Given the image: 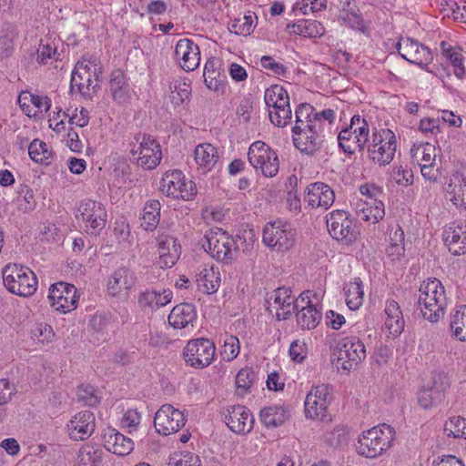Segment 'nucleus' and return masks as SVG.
<instances>
[{
    "instance_id": "1",
    "label": "nucleus",
    "mask_w": 466,
    "mask_h": 466,
    "mask_svg": "<svg viewBox=\"0 0 466 466\" xmlns=\"http://www.w3.org/2000/svg\"><path fill=\"white\" fill-rule=\"evenodd\" d=\"M418 305L422 317L431 323L438 322L445 314L448 299L442 283L435 278L420 284Z\"/></svg>"
},
{
    "instance_id": "2",
    "label": "nucleus",
    "mask_w": 466,
    "mask_h": 466,
    "mask_svg": "<svg viewBox=\"0 0 466 466\" xmlns=\"http://www.w3.org/2000/svg\"><path fill=\"white\" fill-rule=\"evenodd\" d=\"M395 438L394 428L386 423L379 424L359 436L356 451L362 457L377 459L393 446Z\"/></svg>"
},
{
    "instance_id": "3",
    "label": "nucleus",
    "mask_w": 466,
    "mask_h": 466,
    "mask_svg": "<svg viewBox=\"0 0 466 466\" xmlns=\"http://www.w3.org/2000/svg\"><path fill=\"white\" fill-rule=\"evenodd\" d=\"M400 56L410 64L420 66L428 73L433 74L443 82L450 78L449 66L444 64L430 66L433 60L431 50L419 41L406 37L401 38L396 45Z\"/></svg>"
},
{
    "instance_id": "4",
    "label": "nucleus",
    "mask_w": 466,
    "mask_h": 466,
    "mask_svg": "<svg viewBox=\"0 0 466 466\" xmlns=\"http://www.w3.org/2000/svg\"><path fill=\"white\" fill-rule=\"evenodd\" d=\"M334 119H315L307 127H293V143L303 154L314 155L323 146L325 131L330 129Z\"/></svg>"
},
{
    "instance_id": "5",
    "label": "nucleus",
    "mask_w": 466,
    "mask_h": 466,
    "mask_svg": "<svg viewBox=\"0 0 466 466\" xmlns=\"http://www.w3.org/2000/svg\"><path fill=\"white\" fill-rule=\"evenodd\" d=\"M332 356L336 368L349 373L366 359V348L358 337H345L337 343Z\"/></svg>"
},
{
    "instance_id": "6",
    "label": "nucleus",
    "mask_w": 466,
    "mask_h": 466,
    "mask_svg": "<svg viewBox=\"0 0 466 466\" xmlns=\"http://www.w3.org/2000/svg\"><path fill=\"white\" fill-rule=\"evenodd\" d=\"M3 281L11 293L21 297L32 296L37 289V279L35 273L22 265L5 266L3 269Z\"/></svg>"
},
{
    "instance_id": "7",
    "label": "nucleus",
    "mask_w": 466,
    "mask_h": 466,
    "mask_svg": "<svg viewBox=\"0 0 466 466\" xmlns=\"http://www.w3.org/2000/svg\"><path fill=\"white\" fill-rule=\"evenodd\" d=\"M100 75L96 58L78 61L71 74V92L77 91L83 96H89L90 92L99 86Z\"/></svg>"
},
{
    "instance_id": "8",
    "label": "nucleus",
    "mask_w": 466,
    "mask_h": 466,
    "mask_svg": "<svg viewBox=\"0 0 466 466\" xmlns=\"http://www.w3.org/2000/svg\"><path fill=\"white\" fill-rule=\"evenodd\" d=\"M367 146L369 158L379 167H385L395 157L397 149L396 136L389 128L375 129Z\"/></svg>"
},
{
    "instance_id": "9",
    "label": "nucleus",
    "mask_w": 466,
    "mask_h": 466,
    "mask_svg": "<svg viewBox=\"0 0 466 466\" xmlns=\"http://www.w3.org/2000/svg\"><path fill=\"white\" fill-rule=\"evenodd\" d=\"M134 139L136 143L130 144V153L137 166L145 170L156 168L162 159L159 142L147 134H137Z\"/></svg>"
},
{
    "instance_id": "10",
    "label": "nucleus",
    "mask_w": 466,
    "mask_h": 466,
    "mask_svg": "<svg viewBox=\"0 0 466 466\" xmlns=\"http://www.w3.org/2000/svg\"><path fill=\"white\" fill-rule=\"evenodd\" d=\"M262 241L273 251L286 252L295 245L296 231L289 222H268L263 228Z\"/></svg>"
},
{
    "instance_id": "11",
    "label": "nucleus",
    "mask_w": 466,
    "mask_h": 466,
    "mask_svg": "<svg viewBox=\"0 0 466 466\" xmlns=\"http://www.w3.org/2000/svg\"><path fill=\"white\" fill-rule=\"evenodd\" d=\"M76 218L83 223L86 234L97 236L106 228L107 213L102 203L85 199L77 205Z\"/></svg>"
},
{
    "instance_id": "12",
    "label": "nucleus",
    "mask_w": 466,
    "mask_h": 466,
    "mask_svg": "<svg viewBox=\"0 0 466 466\" xmlns=\"http://www.w3.org/2000/svg\"><path fill=\"white\" fill-rule=\"evenodd\" d=\"M204 249L218 261L228 264L234 259L238 249L234 238L222 228H216L205 234Z\"/></svg>"
},
{
    "instance_id": "13",
    "label": "nucleus",
    "mask_w": 466,
    "mask_h": 466,
    "mask_svg": "<svg viewBox=\"0 0 466 466\" xmlns=\"http://www.w3.org/2000/svg\"><path fill=\"white\" fill-rule=\"evenodd\" d=\"M250 165L267 177H275L279 170V160L277 153L265 142H253L248 151Z\"/></svg>"
},
{
    "instance_id": "14",
    "label": "nucleus",
    "mask_w": 466,
    "mask_h": 466,
    "mask_svg": "<svg viewBox=\"0 0 466 466\" xmlns=\"http://www.w3.org/2000/svg\"><path fill=\"white\" fill-rule=\"evenodd\" d=\"M160 190L173 198L192 199L197 194V187L192 180L186 179L178 169L167 171L160 181Z\"/></svg>"
},
{
    "instance_id": "15",
    "label": "nucleus",
    "mask_w": 466,
    "mask_h": 466,
    "mask_svg": "<svg viewBox=\"0 0 466 466\" xmlns=\"http://www.w3.org/2000/svg\"><path fill=\"white\" fill-rule=\"evenodd\" d=\"M216 348L208 339H191L183 350L185 361L195 369H203L211 364L215 358Z\"/></svg>"
},
{
    "instance_id": "16",
    "label": "nucleus",
    "mask_w": 466,
    "mask_h": 466,
    "mask_svg": "<svg viewBox=\"0 0 466 466\" xmlns=\"http://www.w3.org/2000/svg\"><path fill=\"white\" fill-rule=\"evenodd\" d=\"M327 227L330 236L349 245L356 240L358 230L350 215L344 210H334L327 218Z\"/></svg>"
},
{
    "instance_id": "17",
    "label": "nucleus",
    "mask_w": 466,
    "mask_h": 466,
    "mask_svg": "<svg viewBox=\"0 0 466 466\" xmlns=\"http://www.w3.org/2000/svg\"><path fill=\"white\" fill-rule=\"evenodd\" d=\"M187 417L183 410L171 404L162 405L155 414L154 426L157 433L164 436L177 432L186 424Z\"/></svg>"
},
{
    "instance_id": "18",
    "label": "nucleus",
    "mask_w": 466,
    "mask_h": 466,
    "mask_svg": "<svg viewBox=\"0 0 466 466\" xmlns=\"http://www.w3.org/2000/svg\"><path fill=\"white\" fill-rule=\"evenodd\" d=\"M330 400L329 385L321 384L312 388L304 403L306 417L312 420H325L328 416V406Z\"/></svg>"
},
{
    "instance_id": "19",
    "label": "nucleus",
    "mask_w": 466,
    "mask_h": 466,
    "mask_svg": "<svg viewBox=\"0 0 466 466\" xmlns=\"http://www.w3.org/2000/svg\"><path fill=\"white\" fill-rule=\"evenodd\" d=\"M48 299L55 310L66 314L76 308L79 296L74 285L58 282L49 288Z\"/></svg>"
},
{
    "instance_id": "20",
    "label": "nucleus",
    "mask_w": 466,
    "mask_h": 466,
    "mask_svg": "<svg viewBox=\"0 0 466 466\" xmlns=\"http://www.w3.org/2000/svg\"><path fill=\"white\" fill-rule=\"evenodd\" d=\"M310 294L309 290L301 292L295 304L297 324L303 330L314 329L322 319L320 309L310 299Z\"/></svg>"
},
{
    "instance_id": "21",
    "label": "nucleus",
    "mask_w": 466,
    "mask_h": 466,
    "mask_svg": "<svg viewBox=\"0 0 466 466\" xmlns=\"http://www.w3.org/2000/svg\"><path fill=\"white\" fill-rule=\"evenodd\" d=\"M157 242L159 254L158 266L161 268H172L181 255L180 243L174 236L165 231L158 233Z\"/></svg>"
},
{
    "instance_id": "22",
    "label": "nucleus",
    "mask_w": 466,
    "mask_h": 466,
    "mask_svg": "<svg viewBox=\"0 0 466 466\" xmlns=\"http://www.w3.org/2000/svg\"><path fill=\"white\" fill-rule=\"evenodd\" d=\"M223 416L228 427L235 433L245 434L253 428L254 417L245 406L234 405L228 407L223 411Z\"/></svg>"
},
{
    "instance_id": "23",
    "label": "nucleus",
    "mask_w": 466,
    "mask_h": 466,
    "mask_svg": "<svg viewBox=\"0 0 466 466\" xmlns=\"http://www.w3.org/2000/svg\"><path fill=\"white\" fill-rule=\"evenodd\" d=\"M267 301L268 308L276 309L277 319L285 320L295 312V304L299 301V297L295 298L290 289L281 287L276 289Z\"/></svg>"
},
{
    "instance_id": "24",
    "label": "nucleus",
    "mask_w": 466,
    "mask_h": 466,
    "mask_svg": "<svg viewBox=\"0 0 466 466\" xmlns=\"http://www.w3.org/2000/svg\"><path fill=\"white\" fill-rule=\"evenodd\" d=\"M175 60L186 72L197 69L200 63V51L197 44L188 38L177 41L175 47Z\"/></svg>"
},
{
    "instance_id": "25",
    "label": "nucleus",
    "mask_w": 466,
    "mask_h": 466,
    "mask_svg": "<svg viewBox=\"0 0 466 466\" xmlns=\"http://www.w3.org/2000/svg\"><path fill=\"white\" fill-rule=\"evenodd\" d=\"M335 200L333 189L323 182L309 184L305 189L304 202L312 208H329Z\"/></svg>"
},
{
    "instance_id": "26",
    "label": "nucleus",
    "mask_w": 466,
    "mask_h": 466,
    "mask_svg": "<svg viewBox=\"0 0 466 466\" xmlns=\"http://www.w3.org/2000/svg\"><path fill=\"white\" fill-rule=\"evenodd\" d=\"M137 278L136 272L128 267H119L109 277L106 283L107 293L112 297L127 294L135 287Z\"/></svg>"
},
{
    "instance_id": "27",
    "label": "nucleus",
    "mask_w": 466,
    "mask_h": 466,
    "mask_svg": "<svg viewBox=\"0 0 466 466\" xmlns=\"http://www.w3.org/2000/svg\"><path fill=\"white\" fill-rule=\"evenodd\" d=\"M443 241L454 256L466 254V220H456L443 232Z\"/></svg>"
},
{
    "instance_id": "28",
    "label": "nucleus",
    "mask_w": 466,
    "mask_h": 466,
    "mask_svg": "<svg viewBox=\"0 0 466 466\" xmlns=\"http://www.w3.org/2000/svg\"><path fill=\"white\" fill-rule=\"evenodd\" d=\"M95 415L90 410H83L76 414L68 422L67 430L71 439L84 441L95 431Z\"/></svg>"
},
{
    "instance_id": "29",
    "label": "nucleus",
    "mask_w": 466,
    "mask_h": 466,
    "mask_svg": "<svg viewBox=\"0 0 466 466\" xmlns=\"http://www.w3.org/2000/svg\"><path fill=\"white\" fill-rule=\"evenodd\" d=\"M104 447L110 452L118 456H126L134 449V442L115 429H107L104 435Z\"/></svg>"
},
{
    "instance_id": "30",
    "label": "nucleus",
    "mask_w": 466,
    "mask_h": 466,
    "mask_svg": "<svg viewBox=\"0 0 466 466\" xmlns=\"http://www.w3.org/2000/svg\"><path fill=\"white\" fill-rule=\"evenodd\" d=\"M295 116L296 124L294 127H307L310 124H313L315 119L320 121L324 119H335V111L333 109L327 108L317 112L311 105L303 103L296 108Z\"/></svg>"
},
{
    "instance_id": "31",
    "label": "nucleus",
    "mask_w": 466,
    "mask_h": 466,
    "mask_svg": "<svg viewBox=\"0 0 466 466\" xmlns=\"http://www.w3.org/2000/svg\"><path fill=\"white\" fill-rule=\"evenodd\" d=\"M194 160L197 165V168L202 174H207L214 168L218 160L217 147L210 143L198 145L194 150Z\"/></svg>"
},
{
    "instance_id": "32",
    "label": "nucleus",
    "mask_w": 466,
    "mask_h": 466,
    "mask_svg": "<svg viewBox=\"0 0 466 466\" xmlns=\"http://www.w3.org/2000/svg\"><path fill=\"white\" fill-rule=\"evenodd\" d=\"M220 61L216 58L208 59L204 67V82L207 87L213 91L223 89L226 82V76L220 70Z\"/></svg>"
},
{
    "instance_id": "33",
    "label": "nucleus",
    "mask_w": 466,
    "mask_h": 466,
    "mask_svg": "<svg viewBox=\"0 0 466 466\" xmlns=\"http://www.w3.org/2000/svg\"><path fill=\"white\" fill-rule=\"evenodd\" d=\"M197 319V311L190 303L175 306L168 315V323L175 329H184Z\"/></svg>"
},
{
    "instance_id": "34",
    "label": "nucleus",
    "mask_w": 466,
    "mask_h": 466,
    "mask_svg": "<svg viewBox=\"0 0 466 466\" xmlns=\"http://www.w3.org/2000/svg\"><path fill=\"white\" fill-rule=\"evenodd\" d=\"M289 418V412L286 406L273 404L264 407L259 412L260 421L268 428H276L282 425Z\"/></svg>"
},
{
    "instance_id": "35",
    "label": "nucleus",
    "mask_w": 466,
    "mask_h": 466,
    "mask_svg": "<svg viewBox=\"0 0 466 466\" xmlns=\"http://www.w3.org/2000/svg\"><path fill=\"white\" fill-rule=\"evenodd\" d=\"M384 311L386 315L385 327L390 334L392 336L400 334L405 322L399 303L393 299L387 300Z\"/></svg>"
},
{
    "instance_id": "36",
    "label": "nucleus",
    "mask_w": 466,
    "mask_h": 466,
    "mask_svg": "<svg viewBox=\"0 0 466 466\" xmlns=\"http://www.w3.org/2000/svg\"><path fill=\"white\" fill-rule=\"evenodd\" d=\"M286 30L289 34L310 38L321 36L325 33V27L321 23L309 19H300L295 23L288 24Z\"/></svg>"
},
{
    "instance_id": "37",
    "label": "nucleus",
    "mask_w": 466,
    "mask_h": 466,
    "mask_svg": "<svg viewBox=\"0 0 466 466\" xmlns=\"http://www.w3.org/2000/svg\"><path fill=\"white\" fill-rule=\"evenodd\" d=\"M109 90L112 98L117 103H125L129 98V87L123 71L117 69L111 73Z\"/></svg>"
},
{
    "instance_id": "38",
    "label": "nucleus",
    "mask_w": 466,
    "mask_h": 466,
    "mask_svg": "<svg viewBox=\"0 0 466 466\" xmlns=\"http://www.w3.org/2000/svg\"><path fill=\"white\" fill-rule=\"evenodd\" d=\"M446 191L453 205L459 208H466V180L462 176H452Z\"/></svg>"
},
{
    "instance_id": "39",
    "label": "nucleus",
    "mask_w": 466,
    "mask_h": 466,
    "mask_svg": "<svg viewBox=\"0 0 466 466\" xmlns=\"http://www.w3.org/2000/svg\"><path fill=\"white\" fill-rule=\"evenodd\" d=\"M198 288L207 294L215 293L220 286V274L213 267L204 268L197 279Z\"/></svg>"
},
{
    "instance_id": "40",
    "label": "nucleus",
    "mask_w": 466,
    "mask_h": 466,
    "mask_svg": "<svg viewBox=\"0 0 466 466\" xmlns=\"http://www.w3.org/2000/svg\"><path fill=\"white\" fill-rule=\"evenodd\" d=\"M358 218L361 220L371 222L373 224L381 220L385 216L383 203L368 204L363 201H357L354 204Z\"/></svg>"
},
{
    "instance_id": "41",
    "label": "nucleus",
    "mask_w": 466,
    "mask_h": 466,
    "mask_svg": "<svg viewBox=\"0 0 466 466\" xmlns=\"http://www.w3.org/2000/svg\"><path fill=\"white\" fill-rule=\"evenodd\" d=\"M410 157L419 166L428 163L435 164L437 148L429 142L415 143L410 148Z\"/></svg>"
},
{
    "instance_id": "42",
    "label": "nucleus",
    "mask_w": 466,
    "mask_h": 466,
    "mask_svg": "<svg viewBox=\"0 0 466 466\" xmlns=\"http://www.w3.org/2000/svg\"><path fill=\"white\" fill-rule=\"evenodd\" d=\"M345 301L351 310L359 309L363 303L364 291L363 284L360 278H355L353 281L346 283L344 286Z\"/></svg>"
},
{
    "instance_id": "43",
    "label": "nucleus",
    "mask_w": 466,
    "mask_h": 466,
    "mask_svg": "<svg viewBox=\"0 0 466 466\" xmlns=\"http://www.w3.org/2000/svg\"><path fill=\"white\" fill-rule=\"evenodd\" d=\"M17 31L14 25L5 23L0 29V59H6L13 55L15 49V39Z\"/></svg>"
},
{
    "instance_id": "44",
    "label": "nucleus",
    "mask_w": 466,
    "mask_h": 466,
    "mask_svg": "<svg viewBox=\"0 0 466 466\" xmlns=\"http://www.w3.org/2000/svg\"><path fill=\"white\" fill-rule=\"evenodd\" d=\"M338 143L339 148L348 155H353L357 151H363L367 146L364 142H360L359 137L347 127L343 128L338 135Z\"/></svg>"
},
{
    "instance_id": "45",
    "label": "nucleus",
    "mask_w": 466,
    "mask_h": 466,
    "mask_svg": "<svg viewBox=\"0 0 466 466\" xmlns=\"http://www.w3.org/2000/svg\"><path fill=\"white\" fill-rule=\"evenodd\" d=\"M161 205L158 200L152 199L146 203L141 215V227L145 230H154L160 219Z\"/></svg>"
},
{
    "instance_id": "46",
    "label": "nucleus",
    "mask_w": 466,
    "mask_h": 466,
    "mask_svg": "<svg viewBox=\"0 0 466 466\" xmlns=\"http://www.w3.org/2000/svg\"><path fill=\"white\" fill-rule=\"evenodd\" d=\"M450 329L454 338L466 341V305L457 307L451 313Z\"/></svg>"
},
{
    "instance_id": "47",
    "label": "nucleus",
    "mask_w": 466,
    "mask_h": 466,
    "mask_svg": "<svg viewBox=\"0 0 466 466\" xmlns=\"http://www.w3.org/2000/svg\"><path fill=\"white\" fill-rule=\"evenodd\" d=\"M31 159L36 163L49 165L53 160V153L46 143L35 139L28 147Z\"/></svg>"
},
{
    "instance_id": "48",
    "label": "nucleus",
    "mask_w": 466,
    "mask_h": 466,
    "mask_svg": "<svg viewBox=\"0 0 466 466\" xmlns=\"http://www.w3.org/2000/svg\"><path fill=\"white\" fill-rule=\"evenodd\" d=\"M264 100L269 112L270 109H276L278 106L286 105L289 101V96L281 86L273 85L266 89Z\"/></svg>"
},
{
    "instance_id": "49",
    "label": "nucleus",
    "mask_w": 466,
    "mask_h": 466,
    "mask_svg": "<svg viewBox=\"0 0 466 466\" xmlns=\"http://www.w3.org/2000/svg\"><path fill=\"white\" fill-rule=\"evenodd\" d=\"M169 88V98L175 106H179L184 104V102L187 101L192 91L190 84L181 80L174 81Z\"/></svg>"
},
{
    "instance_id": "50",
    "label": "nucleus",
    "mask_w": 466,
    "mask_h": 466,
    "mask_svg": "<svg viewBox=\"0 0 466 466\" xmlns=\"http://www.w3.org/2000/svg\"><path fill=\"white\" fill-rule=\"evenodd\" d=\"M36 54V60L41 65H47L53 60H58L60 56L55 43L50 38L41 39Z\"/></svg>"
},
{
    "instance_id": "51",
    "label": "nucleus",
    "mask_w": 466,
    "mask_h": 466,
    "mask_svg": "<svg viewBox=\"0 0 466 466\" xmlns=\"http://www.w3.org/2000/svg\"><path fill=\"white\" fill-rule=\"evenodd\" d=\"M102 460V451L91 445L83 446L77 456L78 466H98Z\"/></svg>"
},
{
    "instance_id": "52",
    "label": "nucleus",
    "mask_w": 466,
    "mask_h": 466,
    "mask_svg": "<svg viewBox=\"0 0 466 466\" xmlns=\"http://www.w3.org/2000/svg\"><path fill=\"white\" fill-rule=\"evenodd\" d=\"M268 116L271 123L275 126L279 127H286L292 118L289 101L286 105L278 106L276 109H270Z\"/></svg>"
},
{
    "instance_id": "53",
    "label": "nucleus",
    "mask_w": 466,
    "mask_h": 466,
    "mask_svg": "<svg viewBox=\"0 0 466 466\" xmlns=\"http://www.w3.org/2000/svg\"><path fill=\"white\" fill-rule=\"evenodd\" d=\"M254 17L257 18L254 13L248 12L242 19L234 20L229 26V31L238 35H250L255 27Z\"/></svg>"
},
{
    "instance_id": "54",
    "label": "nucleus",
    "mask_w": 466,
    "mask_h": 466,
    "mask_svg": "<svg viewBox=\"0 0 466 466\" xmlns=\"http://www.w3.org/2000/svg\"><path fill=\"white\" fill-rule=\"evenodd\" d=\"M255 380V373L251 368L245 367L241 369L236 376V386L238 393L246 394Z\"/></svg>"
},
{
    "instance_id": "55",
    "label": "nucleus",
    "mask_w": 466,
    "mask_h": 466,
    "mask_svg": "<svg viewBox=\"0 0 466 466\" xmlns=\"http://www.w3.org/2000/svg\"><path fill=\"white\" fill-rule=\"evenodd\" d=\"M353 133L359 137L360 142H364L366 145L370 137V127L368 122L362 118L360 115H355L351 117L350 124L349 127Z\"/></svg>"
},
{
    "instance_id": "56",
    "label": "nucleus",
    "mask_w": 466,
    "mask_h": 466,
    "mask_svg": "<svg viewBox=\"0 0 466 466\" xmlns=\"http://www.w3.org/2000/svg\"><path fill=\"white\" fill-rule=\"evenodd\" d=\"M443 397L440 395V391H435L431 388H424L420 390L418 395V402L423 409H430L441 402Z\"/></svg>"
},
{
    "instance_id": "57",
    "label": "nucleus",
    "mask_w": 466,
    "mask_h": 466,
    "mask_svg": "<svg viewBox=\"0 0 466 466\" xmlns=\"http://www.w3.org/2000/svg\"><path fill=\"white\" fill-rule=\"evenodd\" d=\"M360 194L365 197V199H360L359 201H363V203L368 204H378L383 203L380 197L383 195L382 189L380 187H377L374 184H364L360 187Z\"/></svg>"
},
{
    "instance_id": "58",
    "label": "nucleus",
    "mask_w": 466,
    "mask_h": 466,
    "mask_svg": "<svg viewBox=\"0 0 466 466\" xmlns=\"http://www.w3.org/2000/svg\"><path fill=\"white\" fill-rule=\"evenodd\" d=\"M239 350L238 339L231 335L226 338L220 354L224 360L230 361L238 357Z\"/></svg>"
},
{
    "instance_id": "59",
    "label": "nucleus",
    "mask_w": 466,
    "mask_h": 466,
    "mask_svg": "<svg viewBox=\"0 0 466 466\" xmlns=\"http://www.w3.org/2000/svg\"><path fill=\"white\" fill-rule=\"evenodd\" d=\"M391 177L400 186H410L413 183V173L407 166H396L392 168Z\"/></svg>"
},
{
    "instance_id": "60",
    "label": "nucleus",
    "mask_w": 466,
    "mask_h": 466,
    "mask_svg": "<svg viewBox=\"0 0 466 466\" xmlns=\"http://www.w3.org/2000/svg\"><path fill=\"white\" fill-rule=\"evenodd\" d=\"M290 359L297 362L302 363L308 356V348L304 340L296 339L291 342L289 350Z\"/></svg>"
},
{
    "instance_id": "61",
    "label": "nucleus",
    "mask_w": 466,
    "mask_h": 466,
    "mask_svg": "<svg viewBox=\"0 0 466 466\" xmlns=\"http://www.w3.org/2000/svg\"><path fill=\"white\" fill-rule=\"evenodd\" d=\"M340 18L353 29L361 32L365 30V22L361 15L354 10H343Z\"/></svg>"
},
{
    "instance_id": "62",
    "label": "nucleus",
    "mask_w": 466,
    "mask_h": 466,
    "mask_svg": "<svg viewBox=\"0 0 466 466\" xmlns=\"http://www.w3.org/2000/svg\"><path fill=\"white\" fill-rule=\"evenodd\" d=\"M466 425V420L462 417H452L444 424V432L448 437L460 438L463 426Z\"/></svg>"
},
{
    "instance_id": "63",
    "label": "nucleus",
    "mask_w": 466,
    "mask_h": 466,
    "mask_svg": "<svg viewBox=\"0 0 466 466\" xmlns=\"http://www.w3.org/2000/svg\"><path fill=\"white\" fill-rule=\"evenodd\" d=\"M140 413L137 410L129 409L123 414L121 426L127 429L130 433L137 430V426L140 424Z\"/></svg>"
},
{
    "instance_id": "64",
    "label": "nucleus",
    "mask_w": 466,
    "mask_h": 466,
    "mask_svg": "<svg viewBox=\"0 0 466 466\" xmlns=\"http://www.w3.org/2000/svg\"><path fill=\"white\" fill-rule=\"evenodd\" d=\"M444 65L448 66L449 67H452L453 75L459 79V80H464L466 78V68L464 66V57L463 56L459 53L457 56H453L451 59L447 61L446 63H443ZM450 75L451 70L449 69Z\"/></svg>"
}]
</instances>
